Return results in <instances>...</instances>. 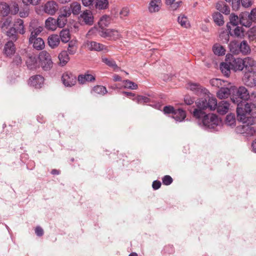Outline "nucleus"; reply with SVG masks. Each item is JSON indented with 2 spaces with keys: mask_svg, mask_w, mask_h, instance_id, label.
<instances>
[{
  "mask_svg": "<svg viewBox=\"0 0 256 256\" xmlns=\"http://www.w3.org/2000/svg\"><path fill=\"white\" fill-rule=\"evenodd\" d=\"M196 108L190 110L193 117L198 120H202V126L206 130H214L216 128L220 123L216 114H206L204 110L208 109L213 110L216 109L217 105V100L214 97L206 96L204 98H201L196 102Z\"/></svg>",
  "mask_w": 256,
  "mask_h": 256,
  "instance_id": "obj_1",
  "label": "nucleus"
},
{
  "mask_svg": "<svg viewBox=\"0 0 256 256\" xmlns=\"http://www.w3.org/2000/svg\"><path fill=\"white\" fill-rule=\"evenodd\" d=\"M246 111L244 110L240 107L237 109L238 120L242 122V124L236 127L235 130L238 134H242L245 136H253L256 132V127L252 126L256 118V106L251 108L246 106Z\"/></svg>",
  "mask_w": 256,
  "mask_h": 256,
  "instance_id": "obj_2",
  "label": "nucleus"
},
{
  "mask_svg": "<svg viewBox=\"0 0 256 256\" xmlns=\"http://www.w3.org/2000/svg\"><path fill=\"white\" fill-rule=\"evenodd\" d=\"M250 98V94L247 88L244 86H240L238 88L235 87L234 93L231 96V100L234 104H237L236 110L238 107H240L244 110V112L246 111V106H248L251 108L253 106H256L252 104H248L246 101Z\"/></svg>",
  "mask_w": 256,
  "mask_h": 256,
  "instance_id": "obj_3",
  "label": "nucleus"
},
{
  "mask_svg": "<svg viewBox=\"0 0 256 256\" xmlns=\"http://www.w3.org/2000/svg\"><path fill=\"white\" fill-rule=\"evenodd\" d=\"M40 66L45 71L50 70L53 66L51 56L50 54L46 50L42 51L39 55Z\"/></svg>",
  "mask_w": 256,
  "mask_h": 256,
  "instance_id": "obj_4",
  "label": "nucleus"
},
{
  "mask_svg": "<svg viewBox=\"0 0 256 256\" xmlns=\"http://www.w3.org/2000/svg\"><path fill=\"white\" fill-rule=\"evenodd\" d=\"M226 60L228 62L232 70L235 72L242 71L244 68V60L241 58H236L234 56L229 54L226 56Z\"/></svg>",
  "mask_w": 256,
  "mask_h": 256,
  "instance_id": "obj_5",
  "label": "nucleus"
},
{
  "mask_svg": "<svg viewBox=\"0 0 256 256\" xmlns=\"http://www.w3.org/2000/svg\"><path fill=\"white\" fill-rule=\"evenodd\" d=\"M242 81L250 88L256 86V70L244 71Z\"/></svg>",
  "mask_w": 256,
  "mask_h": 256,
  "instance_id": "obj_6",
  "label": "nucleus"
},
{
  "mask_svg": "<svg viewBox=\"0 0 256 256\" xmlns=\"http://www.w3.org/2000/svg\"><path fill=\"white\" fill-rule=\"evenodd\" d=\"M76 76L70 72H64L62 76V80L64 86L72 87L75 85L76 82Z\"/></svg>",
  "mask_w": 256,
  "mask_h": 256,
  "instance_id": "obj_7",
  "label": "nucleus"
},
{
  "mask_svg": "<svg viewBox=\"0 0 256 256\" xmlns=\"http://www.w3.org/2000/svg\"><path fill=\"white\" fill-rule=\"evenodd\" d=\"M26 64L30 70H34L40 67L38 56L34 54H28Z\"/></svg>",
  "mask_w": 256,
  "mask_h": 256,
  "instance_id": "obj_8",
  "label": "nucleus"
},
{
  "mask_svg": "<svg viewBox=\"0 0 256 256\" xmlns=\"http://www.w3.org/2000/svg\"><path fill=\"white\" fill-rule=\"evenodd\" d=\"M228 32V34H225V42H228L229 40V35L232 36L240 37L244 35V30L241 26H236L230 27V28H227Z\"/></svg>",
  "mask_w": 256,
  "mask_h": 256,
  "instance_id": "obj_9",
  "label": "nucleus"
},
{
  "mask_svg": "<svg viewBox=\"0 0 256 256\" xmlns=\"http://www.w3.org/2000/svg\"><path fill=\"white\" fill-rule=\"evenodd\" d=\"M99 34L103 38L114 40L118 38L120 36L119 32L114 29H102L99 30Z\"/></svg>",
  "mask_w": 256,
  "mask_h": 256,
  "instance_id": "obj_10",
  "label": "nucleus"
},
{
  "mask_svg": "<svg viewBox=\"0 0 256 256\" xmlns=\"http://www.w3.org/2000/svg\"><path fill=\"white\" fill-rule=\"evenodd\" d=\"M58 5L56 2L54 0H50L46 3L44 10L46 14L54 15L58 11Z\"/></svg>",
  "mask_w": 256,
  "mask_h": 256,
  "instance_id": "obj_11",
  "label": "nucleus"
},
{
  "mask_svg": "<svg viewBox=\"0 0 256 256\" xmlns=\"http://www.w3.org/2000/svg\"><path fill=\"white\" fill-rule=\"evenodd\" d=\"M80 21L84 22L86 24L92 26L94 23V16L90 10H86L82 12L79 17Z\"/></svg>",
  "mask_w": 256,
  "mask_h": 256,
  "instance_id": "obj_12",
  "label": "nucleus"
},
{
  "mask_svg": "<svg viewBox=\"0 0 256 256\" xmlns=\"http://www.w3.org/2000/svg\"><path fill=\"white\" fill-rule=\"evenodd\" d=\"M235 86H230V88L222 87L217 92V96L220 98H228L231 94L234 93Z\"/></svg>",
  "mask_w": 256,
  "mask_h": 256,
  "instance_id": "obj_13",
  "label": "nucleus"
},
{
  "mask_svg": "<svg viewBox=\"0 0 256 256\" xmlns=\"http://www.w3.org/2000/svg\"><path fill=\"white\" fill-rule=\"evenodd\" d=\"M44 78L40 75H36L31 76L29 79V84L30 86L36 88H42L44 84Z\"/></svg>",
  "mask_w": 256,
  "mask_h": 256,
  "instance_id": "obj_14",
  "label": "nucleus"
},
{
  "mask_svg": "<svg viewBox=\"0 0 256 256\" xmlns=\"http://www.w3.org/2000/svg\"><path fill=\"white\" fill-rule=\"evenodd\" d=\"M87 44L88 48L90 50H94L98 52L104 51V52H107L108 51V48L106 46L96 42H88Z\"/></svg>",
  "mask_w": 256,
  "mask_h": 256,
  "instance_id": "obj_15",
  "label": "nucleus"
},
{
  "mask_svg": "<svg viewBox=\"0 0 256 256\" xmlns=\"http://www.w3.org/2000/svg\"><path fill=\"white\" fill-rule=\"evenodd\" d=\"M16 52V47L12 40L8 41L4 46V54L7 57H10Z\"/></svg>",
  "mask_w": 256,
  "mask_h": 256,
  "instance_id": "obj_16",
  "label": "nucleus"
},
{
  "mask_svg": "<svg viewBox=\"0 0 256 256\" xmlns=\"http://www.w3.org/2000/svg\"><path fill=\"white\" fill-rule=\"evenodd\" d=\"M188 88L192 90L194 94L199 95L202 93H206V90L200 84L197 83H188Z\"/></svg>",
  "mask_w": 256,
  "mask_h": 256,
  "instance_id": "obj_17",
  "label": "nucleus"
},
{
  "mask_svg": "<svg viewBox=\"0 0 256 256\" xmlns=\"http://www.w3.org/2000/svg\"><path fill=\"white\" fill-rule=\"evenodd\" d=\"M243 60L244 71L256 70V62L253 58L248 57Z\"/></svg>",
  "mask_w": 256,
  "mask_h": 256,
  "instance_id": "obj_18",
  "label": "nucleus"
},
{
  "mask_svg": "<svg viewBox=\"0 0 256 256\" xmlns=\"http://www.w3.org/2000/svg\"><path fill=\"white\" fill-rule=\"evenodd\" d=\"M230 107V104L225 100H222L218 103L217 102V105L216 107L217 112L220 114H224L228 110Z\"/></svg>",
  "mask_w": 256,
  "mask_h": 256,
  "instance_id": "obj_19",
  "label": "nucleus"
},
{
  "mask_svg": "<svg viewBox=\"0 0 256 256\" xmlns=\"http://www.w3.org/2000/svg\"><path fill=\"white\" fill-rule=\"evenodd\" d=\"M162 6L161 0H151L148 6V10L150 13H154L159 12Z\"/></svg>",
  "mask_w": 256,
  "mask_h": 256,
  "instance_id": "obj_20",
  "label": "nucleus"
},
{
  "mask_svg": "<svg viewBox=\"0 0 256 256\" xmlns=\"http://www.w3.org/2000/svg\"><path fill=\"white\" fill-rule=\"evenodd\" d=\"M78 81L79 84H84L86 82H94L96 80L95 76L91 74H79L78 76Z\"/></svg>",
  "mask_w": 256,
  "mask_h": 256,
  "instance_id": "obj_21",
  "label": "nucleus"
},
{
  "mask_svg": "<svg viewBox=\"0 0 256 256\" xmlns=\"http://www.w3.org/2000/svg\"><path fill=\"white\" fill-rule=\"evenodd\" d=\"M13 27L20 34H24L26 32L24 20L20 18L14 20Z\"/></svg>",
  "mask_w": 256,
  "mask_h": 256,
  "instance_id": "obj_22",
  "label": "nucleus"
},
{
  "mask_svg": "<svg viewBox=\"0 0 256 256\" xmlns=\"http://www.w3.org/2000/svg\"><path fill=\"white\" fill-rule=\"evenodd\" d=\"M172 118L176 122H182L186 118V112L182 108L176 109L172 116Z\"/></svg>",
  "mask_w": 256,
  "mask_h": 256,
  "instance_id": "obj_23",
  "label": "nucleus"
},
{
  "mask_svg": "<svg viewBox=\"0 0 256 256\" xmlns=\"http://www.w3.org/2000/svg\"><path fill=\"white\" fill-rule=\"evenodd\" d=\"M240 22L242 26L246 27H250L252 26V21L249 16V12H246L240 15Z\"/></svg>",
  "mask_w": 256,
  "mask_h": 256,
  "instance_id": "obj_24",
  "label": "nucleus"
},
{
  "mask_svg": "<svg viewBox=\"0 0 256 256\" xmlns=\"http://www.w3.org/2000/svg\"><path fill=\"white\" fill-rule=\"evenodd\" d=\"M29 43L32 44L34 48L38 50H43L45 46L44 42L40 38H34L32 41H29Z\"/></svg>",
  "mask_w": 256,
  "mask_h": 256,
  "instance_id": "obj_25",
  "label": "nucleus"
},
{
  "mask_svg": "<svg viewBox=\"0 0 256 256\" xmlns=\"http://www.w3.org/2000/svg\"><path fill=\"white\" fill-rule=\"evenodd\" d=\"M48 42L49 46L52 48L57 47L60 42L59 36L57 34L50 35L48 38Z\"/></svg>",
  "mask_w": 256,
  "mask_h": 256,
  "instance_id": "obj_26",
  "label": "nucleus"
},
{
  "mask_svg": "<svg viewBox=\"0 0 256 256\" xmlns=\"http://www.w3.org/2000/svg\"><path fill=\"white\" fill-rule=\"evenodd\" d=\"M216 8L221 12L225 14H228L230 12V7L222 1H220L216 3Z\"/></svg>",
  "mask_w": 256,
  "mask_h": 256,
  "instance_id": "obj_27",
  "label": "nucleus"
},
{
  "mask_svg": "<svg viewBox=\"0 0 256 256\" xmlns=\"http://www.w3.org/2000/svg\"><path fill=\"white\" fill-rule=\"evenodd\" d=\"M46 27L47 29L54 30L58 27L56 20L53 18L49 17L45 22Z\"/></svg>",
  "mask_w": 256,
  "mask_h": 256,
  "instance_id": "obj_28",
  "label": "nucleus"
},
{
  "mask_svg": "<svg viewBox=\"0 0 256 256\" xmlns=\"http://www.w3.org/2000/svg\"><path fill=\"white\" fill-rule=\"evenodd\" d=\"M59 64L61 66H65L70 60L67 51L63 50L58 55Z\"/></svg>",
  "mask_w": 256,
  "mask_h": 256,
  "instance_id": "obj_29",
  "label": "nucleus"
},
{
  "mask_svg": "<svg viewBox=\"0 0 256 256\" xmlns=\"http://www.w3.org/2000/svg\"><path fill=\"white\" fill-rule=\"evenodd\" d=\"M212 19L216 24L222 26L224 24V21L223 16L219 12H214L212 15Z\"/></svg>",
  "mask_w": 256,
  "mask_h": 256,
  "instance_id": "obj_30",
  "label": "nucleus"
},
{
  "mask_svg": "<svg viewBox=\"0 0 256 256\" xmlns=\"http://www.w3.org/2000/svg\"><path fill=\"white\" fill-rule=\"evenodd\" d=\"M220 68L222 73L226 77L229 76L230 74L231 66L228 62L226 60L225 62H222L220 64Z\"/></svg>",
  "mask_w": 256,
  "mask_h": 256,
  "instance_id": "obj_31",
  "label": "nucleus"
},
{
  "mask_svg": "<svg viewBox=\"0 0 256 256\" xmlns=\"http://www.w3.org/2000/svg\"><path fill=\"white\" fill-rule=\"evenodd\" d=\"M94 4L96 9L105 10L108 8V0H94Z\"/></svg>",
  "mask_w": 256,
  "mask_h": 256,
  "instance_id": "obj_32",
  "label": "nucleus"
},
{
  "mask_svg": "<svg viewBox=\"0 0 256 256\" xmlns=\"http://www.w3.org/2000/svg\"><path fill=\"white\" fill-rule=\"evenodd\" d=\"M59 36L62 42L64 43L68 42L70 38V30L68 29H63L60 32Z\"/></svg>",
  "mask_w": 256,
  "mask_h": 256,
  "instance_id": "obj_33",
  "label": "nucleus"
},
{
  "mask_svg": "<svg viewBox=\"0 0 256 256\" xmlns=\"http://www.w3.org/2000/svg\"><path fill=\"white\" fill-rule=\"evenodd\" d=\"M240 19L237 15L232 14L230 16V22L226 24V28H230V27L236 26H238Z\"/></svg>",
  "mask_w": 256,
  "mask_h": 256,
  "instance_id": "obj_34",
  "label": "nucleus"
},
{
  "mask_svg": "<svg viewBox=\"0 0 256 256\" xmlns=\"http://www.w3.org/2000/svg\"><path fill=\"white\" fill-rule=\"evenodd\" d=\"M110 23V18L106 15L103 16L98 22V25L101 30L104 29V28L108 26Z\"/></svg>",
  "mask_w": 256,
  "mask_h": 256,
  "instance_id": "obj_35",
  "label": "nucleus"
},
{
  "mask_svg": "<svg viewBox=\"0 0 256 256\" xmlns=\"http://www.w3.org/2000/svg\"><path fill=\"white\" fill-rule=\"evenodd\" d=\"M240 52L246 54L250 52V48L246 40H243L239 44Z\"/></svg>",
  "mask_w": 256,
  "mask_h": 256,
  "instance_id": "obj_36",
  "label": "nucleus"
},
{
  "mask_svg": "<svg viewBox=\"0 0 256 256\" xmlns=\"http://www.w3.org/2000/svg\"><path fill=\"white\" fill-rule=\"evenodd\" d=\"M102 62L110 67L112 68L114 70H118L120 68L116 64V62L112 59L106 58H102Z\"/></svg>",
  "mask_w": 256,
  "mask_h": 256,
  "instance_id": "obj_37",
  "label": "nucleus"
},
{
  "mask_svg": "<svg viewBox=\"0 0 256 256\" xmlns=\"http://www.w3.org/2000/svg\"><path fill=\"white\" fill-rule=\"evenodd\" d=\"M78 48L77 42L71 40L69 42L68 48V54L73 55L76 52Z\"/></svg>",
  "mask_w": 256,
  "mask_h": 256,
  "instance_id": "obj_38",
  "label": "nucleus"
},
{
  "mask_svg": "<svg viewBox=\"0 0 256 256\" xmlns=\"http://www.w3.org/2000/svg\"><path fill=\"white\" fill-rule=\"evenodd\" d=\"M107 92L106 88L102 86H94L91 92L92 94H104Z\"/></svg>",
  "mask_w": 256,
  "mask_h": 256,
  "instance_id": "obj_39",
  "label": "nucleus"
},
{
  "mask_svg": "<svg viewBox=\"0 0 256 256\" xmlns=\"http://www.w3.org/2000/svg\"><path fill=\"white\" fill-rule=\"evenodd\" d=\"M214 54L218 56H223L225 54V49L218 44H215L212 48Z\"/></svg>",
  "mask_w": 256,
  "mask_h": 256,
  "instance_id": "obj_40",
  "label": "nucleus"
},
{
  "mask_svg": "<svg viewBox=\"0 0 256 256\" xmlns=\"http://www.w3.org/2000/svg\"><path fill=\"white\" fill-rule=\"evenodd\" d=\"M70 8L72 12L74 15H78L81 10V6L78 2H72L70 6Z\"/></svg>",
  "mask_w": 256,
  "mask_h": 256,
  "instance_id": "obj_41",
  "label": "nucleus"
},
{
  "mask_svg": "<svg viewBox=\"0 0 256 256\" xmlns=\"http://www.w3.org/2000/svg\"><path fill=\"white\" fill-rule=\"evenodd\" d=\"M178 22L182 27L187 28L190 26L188 18L184 16H180L178 18Z\"/></svg>",
  "mask_w": 256,
  "mask_h": 256,
  "instance_id": "obj_42",
  "label": "nucleus"
},
{
  "mask_svg": "<svg viewBox=\"0 0 256 256\" xmlns=\"http://www.w3.org/2000/svg\"><path fill=\"white\" fill-rule=\"evenodd\" d=\"M42 27L39 26L34 28L33 30L31 32L30 36L29 38L28 41H32L34 40V38H38L37 36H38L40 33L42 32Z\"/></svg>",
  "mask_w": 256,
  "mask_h": 256,
  "instance_id": "obj_43",
  "label": "nucleus"
},
{
  "mask_svg": "<svg viewBox=\"0 0 256 256\" xmlns=\"http://www.w3.org/2000/svg\"><path fill=\"white\" fill-rule=\"evenodd\" d=\"M17 34H18V32L13 26L11 27L7 32V36L13 40H17Z\"/></svg>",
  "mask_w": 256,
  "mask_h": 256,
  "instance_id": "obj_44",
  "label": "nucleus"
},
{
  "mask_svg": "<svg viewBox=\"0 0 256 256\" xmlns=\"http://www.w3.org/2000/svg\"><path fill=\"white\" fill-rule=\"evenodd\" d=\"M240 43L238 42H232L230 44V48L231 52L236 54L240 53L239 50Z\"/></svg>",
  "mask_w": 256,
  "mask_h": 256,
  "instance_id": "obj_45",
  "label": "nucleus"
},
{
  "mask_svg": "<svg viewBox=\"0 0 256 256\" xmlns=\"http://www.w3.org/2000/svg\"><path fill=\"white\" fill-rule=\"evenodd\" d=\"M225 122L228 126H234L236 123L235 116L232 114H228L226 116Z\"/></svg>",
  "mask_w": 256,
  "mask_h": 256,
  "instance_id": "obj_46",
  "label": "nucleus"
},
{
  "mask_svg": "<svg viewBox=\"0 0 256 256\" xmlns=\"http://www.w3.org/2000/svg\"><path fill=\"white\" fill-rule=\"evenodd\" d=\"M1 14L4 16H7L10 14L9 4L4 2L1 4L0 8Z\"/></svg>",
  "mask_w": 256,
  "mask_h": 256,
  "instance_id": "obj_47",
  "label": "nucleus"
},
{
  "mask_svg": "<svg viewBox=\"0 0 256 256\" xmlns=\"http://www.w3.org/2000/svg\"><path fill=\"white\" fill-rule=\"evenodd\" d=\"M56 22L58 27L63 28L67 22V18L60 14L56 20Z\"/></svg>",
  "mask_w": 256,
  "mask_h": 256,
  "instance_id": "obj_48",
  "label": "nucleus"
},
{
  "mask_svg": "<svg viewBox=\"0 0 256 256\" xmlns=\"http://www.w3.org/2000/svg\"><path fill=\"white\" fill-rule=\"evenodd\" d=\"M248 34L250 40L256 42V26L250 28L248 32Z\"/></svg>",
  "mask_w": 256,
  "mask_h": 256,
  "instance_id": "obj_49",
  "label": "nucleus"
},
{
  "mask_svg": "<svg viewBox=\"0 0 256 256\" xmlns=\"http://www.w3.org/2000/svg\"><path fill=\"white\" fill-rule=\"evenodd\" d=\"M10 14H16L19 10L18 4L16 2H12L10 5Z\"/></svg>",
  "mask_w": 256,
  "mask_h": 256,
  "instance_id": "obj_50",
  "label": "nucleus"
},
{
  "mask_svg": "<svg viewBox=\"0 0 256 256\" xmlns=\"http://www.w3.org/2000/svg\"><path fill=\"white\" fill-rule=\"evenodd\" d=\"M12 16H8L2 22L1 28L3 29L8 28L12 24Z\"/></svg>",
  "mask_w": 256,
  "mask_h": 256,
  "instance_id": "obj_51",
  "label": "nucleus"
},
{
  "mask_svg": "<svg viewBox=\"0 0 256 256\" xmlns=\"http://www.w3.org/2000/svg\"><path fill=\"white\" fill-rule=\"evenodd\" d=\"M124 88H126L132 90H136L138 88V85L130 80H125L124 81Z\"/></svg>",
  "mask_w": 256,
  "mask_h": 256,
  "instance_id": "obj_52",
  "label": "nucleus"
},
{
  "mask_svg": "<svg viewBox=\"0 0 256 256\" xmlns=\"http://www.w3.org/2000/svg\"><path fill=\"white\" fill-rule=\"evenodd\" d=\"M133 100H136L138 104H144L150 102L149 98L142 96H138Z\"/></svg>",
  "mask_w": 256,
  "mask_h": 256,
  "instance_id": "obj_53",
  "label": "nucleus"
},
{
  "mask_svg": "<svg viewBox=\"0 0 256 256\" xmlns=\"http://www.w3.org/2000/svg\"><path fill=\"white\" fill-rule=\"evenodd\" d=\"M222 82L223 83L225 82L224 81H222L220 79L218 78H214L210 80V84L212 86L218 88L222 86Z\"/></svg>",
  "mask_w": 256,
  "mask_h": 256,
  "instance_id": "obj_54",
  "label": "nucleus"
},
{
  "mask_svg": "<svg viewBox=\"0 0 256 256\" xmlns=\"http://www.w3.org/2000/svg\"><path fill=\"white\" fill-rule=\"evenodd\" d=\"M176 110L172 106H166L164 108L163 112L164 114H172Z\"/></svg>",
  "mask_w": 256,
  "mask_h": 256,
  "instance_id": "obj_55",
  "label": "nucleus"
},
{
  "mask_svg": "<svg viewBox=\"0 0 256 256\" xmlns=\"http://www.w3.org/2000/svg\"><path fill=\"white\" fill-rule=\"evenodd\" d=\"M162 183L164 184L166 186H168L172 182V177L168 175L164 176L162 178Z\"/></svg>",
  "mask_w": 256,
  "mask_h": 256,
  "instance_id": "obj_56",
  "label": "nucleus"
},
{
  "mask_svg": "<svg viewBox=\"0 0 256 256\" xmlns=\"http://www.w3.org/2000/svg\"><path fill=\"white\" fill-rule=\"evenodd\" d=\"M72 14V12L70 7L65 6L63 10L61 12L60 15L67 18Z\"/></svg>",
  "mask_w": 256,
  "mask_h": 256,
  "instance_id": "obj_57",
  "label": "nucleus"
},
{
  "mask_svg": "<svg viewBox=\"0 0 256 256\" xmlns=\"http://www.w3.org/2000/svg\"><path fill=\"white\" fill-rule=\"evenodd\" d=\"M231 2L233 10H238L240 6L241 0H232Z\"/></svg>",
  "mask_w": 256,
  "mask_h": 256,
  "instance_id": "obj_58",
  "label": "nucleus"
},
{
  "mask_svg": "<svg viewBox=\"0 0 256 256\" xmlns=\"http://www.w3.org/2000/svg\"><path fill=\"white\" fill-rule=\"evenodd\" d=\"M184 101L186 104L191 105L194 103L195 99L190 96H186L184 98Z\"/></svg>",
  "mask_w": 256,
  "mask_h": 256,
  "instance_id": "obj_59",
  "label": "nucleus"
},
{
  "mask_svg": "<svg viewBox=\"0 0 256 256\" xmlns=\"http://www.w3.org/2000/svg\"><path fill=\"white\" fill-rule=\"evenodd\" d=\"M12 63L16 66H20L22 63V59L19 55H16L13 58Z\"/></svg>",
  "mask_w": 256,
  "mask_h": 256,
  "instance_id": "obj_60",
  "label": "nucleus"
},
{
  "mask_svg": "<svg viewBox=\"0 0 256 256\" xmlns=\"http://www.w3.org/2000/svg\"><path fill=\"white\" fill-rule=\"evenodd\" d=\"M41 0H22L24 3L26 5L32 4L33 6H36L38 4Z\"/></svg>",
  "mask_w": 256,
  "mask_h": 256,
  "instance_id": "obj_61",
  "label": "nucleus"
},
{
  "mask_svg": "<svg viewBox=\"0 0 256 256\" xmlns=\"http://www.w3.org/2000/svg\"><path fill=\"white\" fill-rule=\"evenodd\" d=\"M249 16L252 22H256V8L252 9L249 13Z\"/></svg>",
  "mask_w": 256,
  "mask_h": 256,
  "instance_id": "obj_62",
  "label": "nucleus"
},
{
  "mask_svg": "<svg viewBox=\"0 0 256 256\" xmlns=\"http://www.w3.org/2000/svg\"><path fill=\"white\" fill-rule=\"evenodd\" d=\"M161 184L160 181L156 180L153 182L152 186L154 190H156L160 188Z\"/></svg>",
  "mask_w": 256,
  "mask_h": 256,
  "instance_id": "obj_63",
  "label": "nucleus"
},
{
  "mask_svg": "<svg viewBox=\"0 0 256 256\" xmlns=\"http://www.w3.org/2000/svg\"><path fill=\"white\" fill-rule=\"evenodd\" d=\"M35 232L38 236H41L44 234V230L40 226H38L35 229Z\"/></svg>",
  "mask_w": 256,
  "mask_h": 256,
  "instance_id": "obj_64",
  "label": "nucleus"
}]
</instances>
